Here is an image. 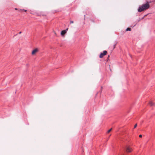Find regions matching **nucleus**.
<instances>
[{
  "mask_svg": "<svg viewBox=\"0 0 155 155\" xmlns=\"http://www.w3.org/2000/svg\"><path fill=\"white\" fill-rule=\"evenodd\" d=\"M151 2H148L147 1L146 3L142 5L139 7L138 9V11L139 12H141L143 11L148 9L150 7L149 3Z\"/></svg>",
  "mask_w": 155,
  "mask_h": 155,
  "instance_id": "obj_1",
  "label": "nucleus"
},
{
  "mask_svg": "<svg viewBox=\"0 0 155 155\" xmlns=\"http://www.w3.org/2000/svg\"><path fill=\"white\" fill-rule=\"evenodd\" d=\"M107 52L106 51H104L102 53H101L99 57L100 58H102L104 56L106 55L107 54Z\"/></svg>",
  "mask_w": 155,
  "mask_h": 155,
  "instance_id": "obj_2",
  "label": "nucleus"
},
{
  "mask_svg": "<svg viewBox=\"0 0 155 155\" xmlns=\"http://www.w3.org/2000/svg\"><path fill=\"white\" fill-rule=\"evenodd\" d=\"M125 149L127 153L130 152L133 150L132 148L129 147H127Z\"/></svg>",
  "mask_w": 155,
  "mask_h": 155,
  "instance_id": "obj_3",
  "label": "nucleus"
},
{
  "mask_svg": "<svg viewBox=\"0 0 155 155\" xmlns=\"http://www.w3.org/2000/svg\"><path fill=\"white\" fill-rule=\"evenodd\" d=\"M38 51V48H36L32 51L31 54L32 55H34Z\"/></svg>",
  "mask_w": 155,
  "mask_h": 155,
  "instance_id": "obj_4",
  "label": "nucleus"
},
{
  "mask_svg": "<svg viewBox=\"0 0 155 155\" xmlns=\"http://www.w3.org/2000/svg\"><path fill=\"white\" fill-rule=\"evenodd\" d=\"M66 30H63L61 32V35L62 36L64 35L66 33Z\"/></svg>",
  "mask_w": 155,
  "mask_h": 155,
  "instance_id": "obj_5",
  "label": "nucleus"
},
{
  "mask_svg": "<svg viewBox=\"0 0 155 155\" xmlns=\"http://www.w3.org/2000/svg\"><path fill=\"white\" fill-rule=\"evenodd\" d=\"M149 104L151 106H152L154 105V104L152 101H150L149 103Z\"/></svg>",
  "mask_w": 155,
  "mask_h": 155,
  "instance_id": "obj_6",
  "label": "nucleus"
},
{
  "mask_svg": "<svg viewBox=\"0 0 155 155\" xmlns=\"http://www.w3.org/2000/svg\"><path fill=\"white\" fill-rule=\"evenodd\" d=\"M18 10H19V11H24L25 12H26V11H27V10H25V9H19Z\"/></svg>",
  "mask_w": 155,
  "mask_h": 155,
  "instance_id": "obj_7",
  "label": "nucleus"
},
{
  "mask_svg": "<svg viewBox=\"0 0 155 155\" xmlns=\"http://www.w3.org/2000/svg\"><path fill=\"white\" fill-rule=\"evenodd\" d=\"M131 31L130 28H127L126 29V31Z\"/></svg>",
  "mask_w": 155,
  "mask_h": 155,
  "instance_id": "obj_8",
  "label": "nucleus"
},
{
  "mask_svg": "<svg viewBox=\"0 0 155 155\" xmlns=\"http://www.w3.org/2000/svg\"><path fill=\"white\" fill-rule=\"evenodd\" d=\"M112 129L111 128L110 129V130H108L107 132V133H110L111 131V130H112Z\"/></svg>",
  "mask_w": 155,
  "mask_h": 155,
  "instance_id": "obj_9",
  "label": "nucleus"
},
{
  "mask_svg": "<svg viewBox=\"0 0 155 155\" xmlns=\"http://www.w3.org/2000/svg\"><path fill=\"white\" fill-rule=\"evenodd\" d=\"M70 23L71 24H72V23H74V21H70Z\"/></svg>",
  "mask_w": 155,
  "mask_h": 155,
  "instance_id": "obj_10",
  "label": "nucleus"
},
{
  "mask_svg": "<svg viewBox=\"0 0 155 155\" xmlns=\"http://www.w3.org/2000/svg\"><path fill=\"white\" fill-rule=\"evenodd\" d=\"M137 126V124H136L134 126V128H135Z\"/></svg>",
  "mask_w": 155,
  "mask_h": 155,
  "instance_id": "obj_11",
  "label": "nucleus"
},
{
  "mask_svg": "<svg viewBox=\"0 0 155 155\" xmlns=\"http://www.w3.org/2000/svg\"><path fill=\"white\" fill-rule=\"evenodd\" d=\"M139 137H142V135H140L139 136Z\"/></svg>",
  "mask_w": 155,
  "mask_h": 155,
  "instance_id": "obj_12",
  "label": "nucleus"
},
{
  "mask_svg": "<svg viewBox=\"0 0 155 155\" xmlns=\"http://www.w3.org/2000/svg\"><path fill=\"white\" fill-rule=\"evenodd\" d=\"M115 46H116V45H114V48H115Z\"/></svg>",
  "mask_w": 155,
  "mask_h": 155,
  "instance_id": "obj_13",
  "label": "nucleus"
},
{
  "mask_svg": "<svg viewBox=\"0 0 155 155\" xmlns=\"http://www.w3.org/2000/svg\"><path fill=\"white\" fill-rule=\"evenodd\" d=\"M68 28H67L66 30H66V32H67V31L68 30Z\"/></svg>",
  "mask_w": 155,
  "mask_h": 155,
  "instance_id": "obj_14",
  "label": "nucleus"
},
{
  "mask_svg": "<svg viewBox=\"0 0 155 155\" xmlns=\"http://www.w3.org/2000/svg\"><path fill=\"white\" fill-rule=\"evenodd\" d=\"M21 32L20 31V32H19V34H21Z\"/></svg>",
  "mask_w": 155,
  "mask_h": 155,
  "instance_id": "obj_15",
  "label": "nucleus"
},
{
  "mask_svg": "<svg viewBox=\"0 0 155 155\" xmlns=\"http://www.w3.org/2000/svg\"><path fill=\"white\" fill-rule=\"evenodd\" d=\"M54 33L55 35H56V34L55 32H54Z\"/></svg>",
  "mask_w": 155,
  "mask_h": 155,
  "instance_id": "obj_16",
  "label": "nucleus"
},
{
  "mask_svg": "<svg viewBox=\"0 0 155 155\" xmlns=\"http://www.w3.org/2000/svg\"><path fill=\"white\" fill-rule=\"evenodd\" d=\"M109 59V58H107V61Z\"/></svg>",
  "mask_w": 155,
  "mask_h": 155,
  "instance_id": "obj_17",
  "label": "nucleus"
},
{
  "mask_svg": "<svg viewBox=\"0 0 155 155\" xmlns=\"http://www.w3.org/2000/svg\"><path fill=\"white\" fill-rule=\"evenodd\" d=\"M15 9L16 10H17V8H15Z\"/></svg>",
  "mask_w": 155,
  "mask_h": 155,
  "instance_id": "obj_18",
  "label": "nucleus"
},
{
  "mask_svg": "<svg viewBox=\"0 0 155 155\" xmlns=\"http://www.w3.org/2000/svg\"><path fill=\"white\" fill-rule=\"evenodd\" d=\"M109 55H108V58H109Z\"/></svg>",
  "mask_w": 155,
  "mask_h": 155,
  "instance_id": "obj_19",
  "label": "nucleus"
}]
</instances>
